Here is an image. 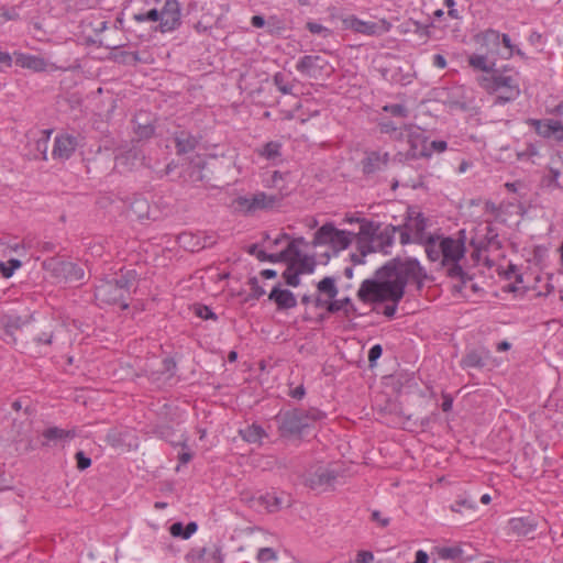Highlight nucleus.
I'll use <instances>...</instances> for the list:
<instances>
[{
  "label": "nucleus",
  "mask_w": 563,
  "mask_h": 563,
  "mask_svg": "<svg viewBox=\"0 0 563 563\" xmlns=\"http://www.w3.org/2000/svg\"><path fill=\"white\" fill-rule=\"evenodd\" d=\"M561 175L562 172L560 168L550 166L543 180L547 183L548 187L563 189V184L560 181Z\"/></svg>",
  "instance_id": "obj_37"
},
{
  "label": "nucleus",
  "mask_w": 563,
  "mask_h": 563,
  "mask_svg": "<svg viewBox=\"0 0 563 563\" xmlns=\"http://www.w3.org/2000/svg\"><path fill=\"white\" fill-rule=\"evenodd\" d=\"M317 289L320 295H324L330 300H333L339 292L333 277H324L321 279L317 285Z\"/></svg>",
  "instance_id": "obj_35"
},
{
  "label": "nucleus",
  "mask_w": 563,
  "mask_h": 563,
  "mask_svg": "<svg viewBox=\"0 0 563 563\" xmlns=\"http://www.w3.org/2000/svg\"><path fill=\"white\" fill-rule=\"evenodd\" d=\"M78 145L77 139L69 134H60L55 137L52 155L56 159H68Z\"/></svg>",
  "instance_id": "obj_17"
},
{
  "label": "nucleus",
  "mask_w": 563,
  "mask_h": 563,
  "mask_svg": "<svg viewBox=\"0 0 563 563\" xmlns=\"http://www.w3.org/2000/svg\"><path fill=\"white\" fill-rule=\"evenodd\" d=\"M401 229L402 227L393 224L385 225L384 228L380 225V229L377 230L375 235V252L389 254V249L393 246L395 241V234Z\"/></svg>",
  "instance_id": "obj_19"
},
{
  "label": "nucleus",
  "mask_w": 563,
  "mask_h": 563,
  "mask_svg": "<svg viewBox=\"0 0 563 563\" xmlns=\"http://www.w3.org/2000/svg\"><path fill=\"white\" fill-rule=\"evenodd\" d=\"M299 272L288 263V267L283 273V277L287 285L297 287L300 284Z\"/></svg>",
  "instance_id": "obj_41"
},
{
  "label": "nucleus",
  "mask_w": 563,
  "mask_h": 563,
  "mask_svg": "<svg viewBox=\"0 0 563 563\" xmlns=\"http://www.w3.org/2000/svg\"><path fill=\"white\" fill-rule=\"evenodd\" d=\"M174 141L178 155L187 154L195 151V148L199 144L198 137L186 131L177 132L174 136Z\"/></svg>",
  "instance_id": "obj_26"
},
{
  "label": "nucleus",
  "mask_w": 563,
  "mask_h": 563,
  "mask_svg": "<svg viewBox=\"0 0 563 563\" xmlns=\"http://www.w3.org/2000/svg\"><path fill=\"white\" fill-rule=\"evenodd\" d=\"M15 63L22 68L32 69L34 71H45L47 69V62L43 57L35 55L18 54Z\"/></svg>",
  "instance_id": "obj_27"
},
{
  "label": "nucleus",
  "mask_w": 563,
  "mask_h": 563,
  "mask_svg": "<svg viewBox=\"0 0 563 563\" xmlns=\"http://www.w3.org/2000/svg\"><path fill=\"white\" fill-rule=\"evenodd\" d=\"M210 553L217 563H221V550L219 547L213 545L210 550L207 548H202L198 551V559L203 560L207 553Z\"/></svg>",
  "instance_id": "obj_53"
},
{
  "label": "nucleus",
  "mask_w": 563,
  "mask_h": 563,
  "mask_svg": "<svg viewBox=\"0 0 563 563\" xmlns=\"http://www.w3.org/2000/svg\"><path fill=\"white\" fill-rule=\"evenodd\" d=\"M43 267L52 269L56 277H62L66 280H80L84 278V271L71 262L51 258L44 261Z\"/></svg>",
  "instance_id": "obj_7"
},
{
  "label": "nucleus",
  "mask_w": 563,
  "mask_h": 563,
  "mask_svg": "<svg viewBox=\"0 0 563 563\" xmlns=\"http://www.w3.org/2000/svg\"><path fill=\"white\" fill-rule=\"evenodd\" d=\"M537 521L531 517L511 518L508 521L509 533L516 537H527L536 531Z\"/></svg>",
  "instance_id": "obj_22"
},
{
  "label": "nucleus",
  "mask_w": 563,
  "mask_h": 563,
  "mask_svg": "<svg viewBox=\"0 0 563 563\" xmlns=\"http://www.w3.org/2000/svg\"><path fill=\"white\" fill-rule=\"evenodd\" d=\"M492 56L485 53H473L467 56V64L474 70L483 71L484 75H490L497 68L495 58H490Z\"/></svg>",
  "instance_id": "obj_24"
},
{
  "label": "nucleus",
  "mask_w": 563,
  "mask_h": 563,
  "mask_svg": "<svg viewBox=\"0 0 563 563\" xmlns=\"http://www.w3.org/2000/svg\"><path fill=\"white\" fill-rule=\"evenodd\" d=\"M397 232H399V242L401 245H407L409 243H413V235L407 228H402L401 230H398Z\"/></svg>",
  "instance_id": "obj_62"
},
{
  "label": "nucleus",
  "mask_w": 563,
  "mask_h": 563,
  "mask_svg": "<svg viewBox=\"0 0 563 563\" xmlns=\"http://www.w3.org/2000/svg\"><path fill=\"white\" fill-rule=\"evenodd\" d=\"M474 42L479 45V52L495 56L500 46V33L494 29H487L474 35Z\"/></svg>",
  "instance_id": "obj_13"
},
{
  "label": "nucleus",
  "mask_w": 563,
  "mask_h": 563,
  "mask_svg": "<svg viewBox=\"0 0 563 563\" xmlns=\"http://www.w3.org/2000/svg\"><path fill=\"white\" fill-rule=\"evenodd\" d=\"M280 143L278 142H268L266 143L260 151L258 154L267 159H274L280 156Z\"/></svg>",
  "instance_id": "obj_38"
},
{
  "label": "nucleus",
  "mask_w": 563,
  "mask_h": 563,
  "mask_svg": "<svg viewBox=\"0 0 563 563\" xmlns=\"http://www.w3.org/2000/svg\"><path fill=\"white\" fill-rule=\"evenodd\" d=\"M448 266V276L451 278H459L464 284L465 283V272L459 262H451Z\"/></svg>",
  "instance_id": "obj_45"
},
{
  "label": "nucleus",
  "mask_w": 563,
  "mask_h": 563,
  "mask_svg": "<svg viewBox=\"0 0 563 563\" xmlns=\"http://www.w3.org/2000/svg\"><path fill=\"white\" fill-rule=\"evenodd\" d=\"M180 25V5L177 0H167L161 11L158 29L162 33L176 30Z\"/></svg>",
  "instance_id": "obj_11"
},
{
  "label": "nucleus",
  "mask_w": 563,
  "mask_h": 563,
  "mask_svg": "<svg viewBox=\"0 0 563 563\" xmlns=\"http://www.w3.org/2000/svg\"><path fill=\"white\" fill-rule=\"evenodd\" d=\"M389 154L379 152H371L362 161V167L364 174H374L388 165Z\"/></svg>",
  "instance_id": "obj_25"
},
{
  "label": "nucleus",
  "mask_w": 563,
  "mask_h": 563,
  "mask_svg": "<svg viewBox=\"0 0 563 563\" xmlns=\"http://www.w3.org/2000/svg\"><path fill=\"white\" fill-rule=\"evenodd\" d=\"M351 27L357 33L379 36L389 32L391 24L387 20L383 19L378 22L362 21L360 19H353L351 21Z\"/></svg>",
  "instance_id": "obj_16"
},
{
  "label": "nucleus",
  "mask_w": 563,
  "mask_h": 563,
  "mask_svg": "<svg viewBox=\"0 0 563 563\" xmlns=\"http://www.w3.org/2000/svg\"><path fill=\"white\" fill-rule=\"evenodd\" d=\"M485 229H486V234H485L486 243H485V245H483V242H481L478 245H476V249L479 250L482 247H489V246L499 249L501 245H500V242L498 240V234L495 231V229L492 225H487Z\"/></svg>",
  "instance_id": "obj_39"
},
{
  "label": "nucleus",
  "mask_w": 563,
  "mask_h": 563,
  "mask_svg": "<svg viewBox=\"0 0 563 563\" xmlns=\"http://www.w3.org/2000/svg\"><path fill=\"white\" fill-rule=\"evenodd\" d=\"M505 46V48L508 49V55L506 58H510L515 55V45L511 43V40L508 34H500V44Z\"/></svg>",
  "instance_id": "obj_63"
},
{
  "label": "nucleus",
  "mask_w": 563,
  "mask_h": 563,
  "mask_svg": "<svg viewBox=\"0 0 563 563\" xmlns=\"http://www.w3.org/2000/svg\"><path fill=\"white\" fill-rule=\"evenodd\" d=\"M463 368H482L485 366L484 357L477 351H471L461 361Z\"/></svg>",
  "instance_id": "obj_36"
},
{
  "label": "nucleus",
  "mask_w": 563,
  "mask_h": 563,
  "mask_svg": "<svg viewBox=\"0 0 563 563\" xmlns=\"http://www.w3.org/2000/svg\"><path fill=\"white\" fill-rule=\"evenodd\" d=\"M335 479L336 473L334 471L319 468L314 474L310 475L306 479V484L311 489H325L331 487Z\"/></svg>",
  "instance_id": "obj_23"
},
{
  "label": "nucleus",
  "mask_w": 563,
  "mask_h": 563,
  "mask_svg": "<svg viewBox=\"0 0 563 563\" xmlns=\"http://www.w3.org/2000/svg\"><path fill=\"white\" fill-rule=\"evenodd\" d=\"M74 437V431L64 430L58 427H51L43 431V438L45 439V441L42 443V445H48L49 442H56Z\"/></svg>",
  "instance_id": "obj_33"
},
{
  "label": "nucleus",
  "mask_w": 563,
  "mask_h": 563,
  "mask_svg": "<svg viewBox=\"0 0 563 563\" xmlns=\"http://www.w3.org/2000/svg\"><path fill=\"white\" fill-rule=\"evenodd\" d=\"M257 503L268 512H277L283 508L284 499L275 493H266L257 498Z\"/></svg>",
  "instance_id": "obj_31"
},
{
  "label": "nucleus",
  "mask_w": 563,
  "mask_h": 563,
  "mask_svg": "<svg viewBox=\"0 0 563 563\" xmlns=\"http://www.w3.org/2000/svg\"><path fill=\"white\" fill-rule=\"evenodd\" d=\"M404 129L406 132V141L410 146L409 155L412 158L429 157L431 155V151L423 148L418 152L419 146L427 142V137L423 135L420 129L412 123H405Z\"/></svg>",
  "instance_id": "obj_12"
},
{
  "label": "nucleus",
  "mask_w": 563,
  "mask_h": 563,
  "mask_svg": "<svg viewBox=\"0 0 563 563\" xmlns=\"http://www.w3.org/2000/svg\"><path fill=\"white\" fill-rule=\"evenodd\" d=\"M282 194H266L258 191L251 197H238L234 199L233 205L235 209L245 216L254 214L258 210H269L279 205L283 200Z\"/></svg>",
  "instance_id": "obj_6"
},
{
  "label": "nucleus",
  "mask_w": 563,
  "mask_h": 563,
  "mask_svg": "<svg viewBox=\"0 0 563 563\" xmlns=\"http://www.w3.org/2000/svg\"><path fill=\"white\" fill-rule=\"evenodd\" d=\"M266 25L269 34H280L285 30L283 22L276 16L268 18Z\"/></svg>",
  "instance_id": "obj_46"
},
{
  "label": "nucleus",
  "mask_w": 563,
  "mask_h": 563,
  "mask_svg": "<svg viewBox=\"0 0 563 563\" xmlns=\"http://www.w3.org/2000/svg\"><path fill=\"white\" fill-rule=\"evenodd\" d=\"M285 252H287V256L283 262L291 264L299 274L313 272L316 265L314 260L302 254L297 246L296 241L289 242Z\"/></svg>",
  "instance_id": "obj_8"
},
{
  "label": "nucleus",
  "mask_w": 563,
  "mask_h": 563,
  "mask_svg": "<svg viewBox=\"0 0 563 563\" xmlns=\"http://www.w3.org/2000/svg\"><path fill=\"white\" fill-rule=\"evenodd\" d=\"M274 84L277 87V89L284 95L291 93L292 91L294 86L286 80L285 75L282 73L275 74Z\"/></svg>",
  "instance_id": "obj_43"
},
{
  "label": "nucleus",
  "mask_w": 563,
  "mask_h": 563,
  "mask_svg": "<svg viewBox=\"0 0 563 563\" xmlns=\"http://www.w3.org/2000/svg\"><path fill=\"white\" fill-rule=\"evenodd\" d=\"M268 299L275 302L279 311L289 310L297 306L295 295L288 289H282L279 284L272 289Z\"/></svg>",
  "instance_id": "obj_21"
},
{
  "label": "nucleus",
  "mask_w": 563,
  "mask_h": 563,
  "mask_svg": "<svg viewBox=\"0 0 563 563\" xmlns=\"http://www.w3.org/2000/svg\"><path fill=\"white\" fill-rule=\"evenodd\" d=\"M75 459H76V462H77V468L79 471H84V470L88 468L91 465V459L86 456L82 451H78L75 454Z\"/></svg>",
  "instance_id": "obj_55"
},
{
  "label": "nucleus",
  "mask_w": 563,
  "mask_h": 563,
  "mask_svg": "<svg viewBox=\"0 0 563 563\" xmlns=\"http://www.w3.org/2000/svg\"><path fill=\"white\" fill-rule=\"evenodd\" d=\"M439 554L442 559L456 560L462 554V550L460 548H442Z\"/></svg>",
  "instance_id": "obj_52"
},
{
  "label": "nucleus",
  "mask_w": 563,
  "mask_h": 563,
  "mask_svg": "<svg viewBox=\"0 0 563 563\" xmlns=\"http://www.w3.org/2000/svg\"><path fill=\"white\" fill-rule=\"evenodd\" d=\"M382 353L383 349L379 344H375L374 346L371 347V350L368 351V362L371 366H373L376 363V361L382 356Z\"/></svg>",
  "instance_id": "obj_59"
},
{
  "label": "nucleus",
  "mask_w": 563,
  "mask_h": 563,
  "mask_svg": "<svg viewBox=\"0 0 563 563\" xmlns=\"http://www.w3.org/2000/svg\"><path fill=\"white\" fill-rule=\"evenodd\" d=\"M115 58L122 63L131 65L146 62V59L142 58L137 52H120L115 55Z\"/></svg>",
  "instance_id": "obj_40"
},
{
  "label": "nucleus",
  "mask_w": 563,
  "mask_h": 563,
  "mask_svg": "<svg viewBox=\"0 0 563 563\" xmlns=\"http://www.w3.org/2000/svg\"><path fill=\"white\" fill-rule=\"evenodd\" d=\"M195 313L203 320H208V319L217 320L216 313L207 306H202V305L195 306Z\"/></svg>",
  "instance_id": "obj_49"
},
{
  "label": "nucleus",
  "mask_w": 563,
  "mask_h": 563,
  "mask_svg": "<svg viewBox=\"0 0 563 563\" xmlns=\"http://www.w3.org/2000/svg\"><path fill=\"white\" fill-rule=\"evenodd\" d=\"M427 272L417 258L395 257L375 272L374 278L362 282L357 298L363 302H399L407 285L423 287Z\"/></svg>",
  "instance_id": "obj_1"
},
{
  "label": "nucleus",
  "mask_w": 563,
  "mask_h": 563,
  "mask_svg": "<svg viewBox=\"0 0 563 563\" xmlns=\"http://www.w3.org/2000/svg\"><path fill=\"white\" fill-rule=\"evenodd\" d=\"M249 285H250V288L252 291V294H251L252 298L258 299L260 297H262L265 294V290L263 289V287L260 286L257 277H255V276L251 277L249 279Z\"/></svg>",
  "instance_id": "obj_50"
},
{
  "label": "nucleus",
  "mask_w": 563,
  "mask_h": 563,
  "mask_svg": "<svg viewBox=\"0 0 563 563\" xmlns=\"http://www.w3.org/2000/svg\"><path fill=\"white\" fill-rule=\"evenodd\" d=\"M374 554L371 551L361 550L356 554V563H373Z\"/></svg>",
  "instance_id": "obj_60"
},
{
  "label": "nucleus",
  "mask_w": 563,
  "mask_h": 563,
  "mask_svg": "<svg viewBox=\"0 0 563 563\" xmlns=\"http://www.w3.org/2000/svg\"><path fill=\"white\" fill-rule=\"evenodd\" d=\"M353 232L339 230L333 223H324L319 228L313 236L312 244L330 245L335 252L345 250L353 241Z\"/></svg>",
  "instance_id": "obj_5"
},
{
  "label": "nucleus",
  "mask_w": 563,
  "mask_h": 563,
  "mask_svg": "<svg viewBox=\"0 0 563 563\" xmlns=\"http://www.w3.org/2000/svg\"><path fill=\"white\" fill-rule=\"evenodd\" d=\"M240 435L249 443H261L262 439L266 437V432L261 426L253 423L241 429Z\"/></svg>",
  "instance_id": "obj_34"
},
{
  "label": "nucleus",
  "mask_w": 563,
  "mask_h": 563,
  "mask_svg": "<svg viewBox=\"0 0 563 563\" xmlns=\"http://www.w3.org/2000/svg\"><path fill=\"white\" fill-rule=\"evenodd\" d=\"M134 20L137 22H144V21H159L161 22V11H158L156 9H152L147 13H137V14H134Z\"/></svg>",
  "instance_id": "obj_47"
},
{
  "label": "nucleus",
  "mask_w": 563,
  "mask_h": 563,
  "mask_svg": "<svg viewBox=\"0 0 563 563\" xmlns=\"http://www.w3.org/2000/svg\"><path fill=\"white\" fill-rule=\"evenodd\" d=\"M1 322L4 328V333L15 341L14 332L25 325L27 320L16 314H5L2 317Z\"/></svg>",
  "instance_id": "obj_30"
},
{
  "label": "nucleus",
  "mask_w": 563,
  "mask_h": 563,
  "mask_svg": "<svg viewBox=\"0 0 563 563\" xmlns=\"http://www.w3.org/2000/svg\"><path fill=\"white\" fill-rule=\"evenodd\" d=\"M53 338H54V332L53 330L48 329L46 331H43L41 334L36 335L34 338V341L37 343V344H52L53 342Z\"/></svg>",
  "instance_id": "obj_56"
},
{
  "label": "nucleus",
  "mask_w": 563,
  "mask_h": 563,
  "mask_svg": "<svg viewBox=\"0 0 563 563\" xmlns=\"http://www.w3.org/2000/svg\"><path fill=\"white\" fill-rule=\"evenodd\" d=\"M162 373L167 374V378H172L175 375L176 362L172 357H166L162 362Z\"/></svg>",
  "instance_id": "obj_54"
},
{
  "label": "nucleus",
  "mask_w": 563,
  "mask_h": 563,
  "mask_svg": "<svg viewBox=\"0 0 563 563\" xmlns=\"http://www.w3.org/2000/svg\"><path fill=\"white\" fill-rule=\"evenodd\" d=\"M371 520L376 522L382 528L387 527L390 522V519L387 517H383L379 510L372 511Z\"/></svg>",
  "instance_id": "obj_58"
},
{
  "label": "nucleus",
  "mask_w": 563,
  "mask_h": 563,
  "mask_svg": "<svg viewBox=\"0 0 563 563\" xmlns=\"http://www.w3.org/2000/svg\"><path fill=\"white\" fill-rule=\"evenodd\" d=\"M443 236L429 234V236L420 242L419 244L424 246L427 257L431 262H437L442 258V252L440 251V240Z\"/></svg>",
  "instance_id": "obj_28"
},
{
  "label": "nucleus",
  "mask_w": 563,
  "mask_h": 563,
  "mask_svg": "<svg viewBox=\"0 0 563 563\" xmlns=\"http://www.w3.org/2000/svg\"><path fill=\"white\" fill-rule=\"evenodd\" d=\"M477 84L487 93L496 95V102L499 104L511 102L520 96L518 74L512 73L509 66L477 77Z\"/></svg>",
  "instance_id": "obj_2"
},
{
  "label": "nucleus",
  "mask_w": 563,
  "mask_h": 563,
  "mask_svg": "<svg viewBox=\"0 0 563 563\" xmlns=\"http://www.w3.org/2000/svg\"><path fill=\"white\" fill-rule=\"evenodd\" d=\"M462 508L474 509L475 505L466 498L455 500V503L451 505V510L454 512H461Z\"/></svg>",
  "instance_id": "obj_57"
},
{
  "label": "nucleus",
  "mask_w": 563,
  "mask_h": 563,
  "mask_svg": "<svg viewBox=\"0 0 563 563\" xmlns=\"http://www.w3.org/2000/svg\"><path fill=\"white\" fill-rule=\"evenodd\" d=\"M401 227L407 228L412 233L413 243L419 244L429 236L426 232L428 219L421 212H408L407 220Z\"/></svg>",
  "instance_id": "obj_14"
},
{
  "label": "nucleus",
  "mask_w": 563,
  "mask_h": 563,
  "mask_svg": "<svg viewBox=\"0 0 563 563\" xmlns=\"http://www.w3.org/2000/svg\"><path fill=\"white\" fill-rule=\"evenodd\" d=\"M355 221L360 224V231L354 233L353 240L356 244L375 247V235L380 229V223L366 218L355 219Z\"/></svg>",
  "instance_id": "obj_15"
},
{
  "label": "nucleus",
  "mask_w": 563,
  "mask_h": 563,
  "mask_svg": "<svg viewBox=\"0 0 563 563\" xmlns=\"http://www.w3.org/2000/svg\"><path fill=\"white\" fill-rule=\"evenodd\" d=\"M341 310H343L346 318L355 317L358 314L356 307L353 305L349 297L339 300L333 299L332 302L328 305V312L330 313H335Z\"/></svg>",
  "instance_id": "obj_29"
},
{
  "label": "nucleus",
  "mask_w": 563,
  "mask_h": 563,
  "mask_svg": "<svg viewBox=\"0 0 563 563\" xmlns=\"http://www.w3.org/2000/svg\"><path fill=\"white\" fill-rule=\"evenodd\" d=\"M135 286V273L128 271L118 278L101 280L95 289V298L100 303L119 305L122 309L129 307L128 298L131 288Z\"/></svg>",
  "instance_id": "obj_3"
},
{
  "label": "nucleus",
  "mask_w": 563,
  "mask_h": 563,
  "mask_svg": "<svg viewBox=\"0 0 563 563\" xmlns=\"http://www.w3.org/2000/svg\"><path fill=\"white\" fill-rule=\"evenodd\" d=\"M277 559V554L274 549L272 548H262L257 552V560L261 563L274 561Z\"/></svg>",
  "instance_id": "obj_48"
},
{
  "label": "nucleus",
  "mask_w": 563,
  "mask_h": 563,
  "mask_svg": "<svg viewBox=\"0 0 563 563\" xmlns=\"http://www.w3.org/2000/svg\"><path fill=\"white\" fill-rule=\"evenodd\" d=\"M247 253L251 255H255L256 258L261 262H271V263H278L283 262L285 257L287 256V252L283 250L279 253L276 254H267L265 251L260 250L257 244H252L247 249Z\"/></svg>",
  "instance_id": "obj_32"
},
{
  "label": "nucleus",
  "mask_w": 563,
  "mask_h": 563,
  "mask_svg": "<svg viewBox=\"0 0 563 563\" xmlns=\"http://www.w3.org/2000/svg\"><path fill=\"white\" fill-rule=\"evenodd\" d=\"M325 413L318 408L292 409L279 413L276 419L283 435H295L310 428L314 422L322 420Z\"/></svg>",
  "instance_id": "obj_4"
},
{
  "label": "nucleus",
  "mask_w": 563,
  "mask_h": 563,
  "mask_svg": "<svg viewBox=\"0 0 563 563\" xmlns=\"http://www.w3.org/2000/svg\"><path fill=\"white\" fill-rule=\"evenodd\" d=\"M356 245H357V253L351 254V261L353 262L354 265H360V264L364 263V257L367 254L375 252V247L364 246L361 244H356Z\"/></svg>",
  "instance_id": "obj_42"
},
{
  "label": "nucleus",
  "mask_w": 563,
  "mask_h": 563,
  "mask_svg": "<svg viewBox=\"0 0 563 563\" xmlns=\"http://www.w3.org/2000/svg\"><path fill=\"white\" fill-rule=\"evenodd\" d=\"M440 251L442 252V266L449 265L451 262H459L465 255L464 242L460 239L444 236L440 240Z\"/></svg>",
  "instance_id": "obj_9"
},
{
  "label": "nucleus",
  "mask_w": 563,
  "mask_h": 563,
  "mask_svg": "<svg viewBox=\"0 0 563 563\" xmlns=\"http://www.w3.org/2000/svg\"><path fill=\"white\" fill-rule=\"evenodd\" d=\"M448 147V143L442 140H435L430 143V148L434 152H444Z\"/></svg>",
  "instance_id": "obj_64"
},
{
  "label": "nucleus",
  "mask_w": 563,
  "mask_h": 563,
  "mask_svg": "<svg viewBox=\"0 0 563 563\" xmlns=\"http://www.w3.org/2000/svg\"><path fill=\"white\" fill-rule=\"evenodd\" d=\"M380 133L389 134L390 136L398 131V126L390 120H382L378 122Z\"/></svg>",
  "instance_id": "obj_51"
},
{
  "label": "nucleus",
  "mask_w": 563,
  "mask_h": 563,
  "mask_svg": "<svg viewBox=\"0 0 563 563\" xmlns=\"http://www.w3.org/2000/svg\"><path fill=\"white\" fill-rule=\"evenodd\" d=\"M133 132L139 141L151 139L155 133V126L146 111L137 112L133 120Z\"/></svg>",
  "instance_id": "obj_20"
},
{
  "label": "nucleus",
  "mask_w": 563,
  "mask_h": 563,
  "mask_svg": "<svg viewBox=\"0 0 563 563\" xmlns=\"http://www.w3.org/2000/svg\"><path fill=\"white\" fill-rule=\"evenodd\" d=\"M505 277L507 279L515 277L517 283H522V276L518 273V268L514 264L508 265L507 269L505 271Z\"/></svg>",
  "instance_id": "obj_61"
},
{
  "label": "nucleus",
  "mask_w": 563,
  "mask_h": 563,
  "mask_svg": "<svg viewBox=\"0 0 563 563\" xmlns=\"http://www.w3.org/2000/svg\"><path fill=\"white\" fill-rule=\"evenodd\" d=\"M536 132L545 139L553 137L555 141H563V122L556 120H532Z\"/></svg>",
  "instance_id": "obj_18"
},
{
  "label": "nucleus",
  "mask_w": 563,
  "mask_h": 563,
  "mask_svg": "<svg viewBox=\"0 0 563 563\" xmlns=\"http://www.w3.org/2000/svg\"><path fill=\"white\" fill-rule=\"evenodd\" d=\"M383 111L390 113L393 117L407 118L409 114L408 109L404 104L394 103L383 107Z\"/></svg>",
  "instance_id": "obj_44"
},
{
  "label": "nucleus",
  "mask_w": 563,
  "mask_h": 563,
  "mask_svg": "<svg viewBox=\"0 0 563 563\" xmlns=\"http://www.w3.org/2000/svg\"><path fill=\"white\" fill-rule=\"evenodd\" d=\"M329 67V62L321 55H305L297 65L296 69L311 78L320 77Z\"/></svg>",
  "instance_id": "obj_10"
}]
</instances>
